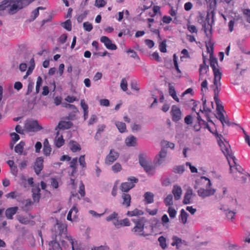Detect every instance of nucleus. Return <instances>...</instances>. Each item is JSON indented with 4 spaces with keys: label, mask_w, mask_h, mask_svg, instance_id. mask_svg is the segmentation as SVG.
I'll use <instances>...</instances> for the list:
<instances>
[{
    "label": "nucleus",
    "mask_w": 250,
    "mask_h": 250,
    "mask_svg": "<svg viewBox=\"0 0 250 250\" xmlns=\"http://www.w3.org/2000/svg\"><path fill=\"white\" fill-rule=\"evenodd\" d=\"M119 156V153L114 149H110L109 153L106 156L105 164L107 165H111L117 160Z\"/></svg>",
    "instance_id": "nucleus-10"
},
{
    "label": "nucleus",
    "mask_w": 250,
    "mask_h": 250,
    "mask_svg": "<svg viewBox=\"0 0 250 250\" xmlns=\"http://www.w3.org/2000/svg\"><path fill=\"white\" fill-rule=\"evenodd\" d=\"M33 205V202L30 199H28L25 200L24 206L22 207L24 210H29L31 207Z\"/></svg>",
    "instance_id": "nucleus-43"
},
{
    "label": "nucleus",
    "mask_w": 250,
    "mask_h": 250,
    "mask_svg": "<svg viewBox=\"0 0 250 250\" xmlns=\"http://www.w3.org/2000/svg\"><path fill=\"white\" fill-rule=\"evenodd\" d=\"M172 242L171 245L172 246H176L177 249H179V247L181 245H186V242L185 240H182L181 238L178 237L176 236H174L172 238Z\"/></svg>",
    "instance_id": "nucleus-19"
},
{
    "label": "nucleus",
    "mask_w": 250,
    "mask_h": 250,
    "mask_svg": "<svg viewBox=\"0 0 250 250\" xmlns=\"http://www.w3.org/2000/svg\"><path fill=\"white\" fill-rule=\"evenodd\" d=\"M138 179L134 177H131L127 179V181L122 183L120 186V189L122 192H127L133 188L135 184L138 182Z\"/></svg>",
    "instance_id": "nucleus-7"
},
{
    "label": "nucleus",
    "mask_w": 250,
    "mask_h": 250,
    "mask_svg": "<svg viewBox=\"0 0 250 250\" xmlns=\"http://www.w3.org/2000/svg\"><path fill=\"white\" fill-rule=\"evenodd\" d=\"M80 165L83 168L86 167V163L85 161V156L81 155L79 159Z\"/></svg>",
    "instance_id": "nucleus-61"
},
{
    "label": "nucleus",
    "mask_w": 250,
    "mask_h": 250,
    "mask_svg": "<svg viewBox=\"0 0 250 250\" xmlns=\"http://www.w3.org/2000/svg\"><path fill=\"white\" fill-rule=\"evenodd\" d=\"M217 115L218 119L221 121L223 125H224V124H227L228 123V122L226 120L225 116L223 112L217 113Z\"/></svg>",
    "instance_id": "nucleus-54"
},
{
    "label": "nucleus",
    "mask_w": 250,
    "mask_h": 250,
    "mask_svg": "<svg viewBox=\"0 0 250 250\" xmlns=\"http://www.w3.org/2000/svg\"><path fill=\"white\" fill-rule=\"evenodd\" d=\"M28 3V0H11L7 5L8 13L13 14Z\"/></svg>",
    "instance_id": "nucleus-3"
},
{
    "label": "nucleus",
    "mask_w": 250,
    "mask_h": 250,
    "mask_svg": "<svg viewBox=\"0 0 250 250\" xmlns=\"http://www.w3.org/2000/svg\"><path fill=\"white\" fill-rule=\"evenodd\" d=\"M188 30L191 33H197V29L195 26L191 25L189 23L187 24Z\"/></svg>",
    "instance_id": "nucleus-60"
},
{
    "label": "nucleus",
    "mask_w": 250,
    "mask_h": 250,
    "mask_svg": "<svg viewBox=\"0 0 250 250\" xmlns=\"http://www.w3.org/2000/svg\"><path fill=\"white\" fill-rule=\"evenodd\" d=\"M84 189H85L84 185L83 184V183L82 182H81V184L80 185V187H79V193L80 194L81 196L82 197H84L85 195Z\"/></svg>",
    "instance_id": "nucleus-58"
},
{
    "label": "nucleus",
    "mask_w": 250,
    "mask_h": 250,
    "mask_svg": "<svg viewBox=\"0 0 250 250\" xmlns=\"http://www.w3.org/2000/svg\"><path fill=\"white\" fill-rule=\"evenodd\" d=\"M207 16L205 17L203 14H200L198 17V22L201 24L206 22Z\"/></svg>",
    "instance_id": "nucleus-64"
},
{
    "label": "nucleus",
    "mask_w": 250,
    "mask_h": 250,
    "mask_svg": "<svg viewBox=\"0 0 250 250\" xmlns=\"http://www.w3.org/2000/svg\"><path fill=\"white\" fill-rule=\"evenodd\" d=\"M111 168L114 173H117L122 170V166L120 163H116Z\"/></svg>",
    "instance_id": "nucleus-49"
},
{
    "label": "nucleus",
    "mask_w": 250,
    "mask_h": 250,
    "mask_svg": "<svg viewBox=\"0 0 250 250\" xmlns=\"http://www.w3.org/2000/svg\"><path fill=\"white\" fill-rule=\"evenodd\" d=\"M202 28L206 35L208 36V33L210 32L211 29V26L209 23V15L208 14L206 18V22L203 23L202 24Z\"/></svg>",
    "instance_id": "nucleus-24"
},
{
    "label": "nucleus",
    "mask_w": 250,
    "mask_h": 250,
    "mask_svg": "<svg viewBox=\"0 0 250 250\" xmlns=\"http://www.w3.org/2000/svg\"><path fill=\"white\" fill-rule=\"evenodd\" d=\"M221 86V82L220 81H218V82L215 83V81H213V85L212 87L213 88V91L214 92V99L216 104L219 103L220 102L219 98H218V94L219 92V87Z\"/></svg>",
    "instance_id": "nucleus-16"
},
{
    "label": "nucleus",
    "mask_w": 250,
    "mask_h": 250,
    "mask_svg": "<svg viewBox=\"0 0 250 250\" xmlns=\"http://www.w3.org/2000/svg\"><path fill=\"white\" fill-rule=\"evenodd\" d=\"M73 126V123L70 121H62L59 123L57 128L60 129H68Z\"/></svg>",
    "instance_id": "nucleus-21"
},
{
    "label": "nucleus",
    "mask_w": 250,
    "mask_h": 250,
    "mask_svg": "<svg viewBox=\"0 0 250 250\" xmlns=\"http://www.w3.org/2000/svg\"><path fill=\"white\" fill-rule=\"evenodd\" d=\"M126 52L128 53H131L130 57L133 58L134 59H137L140 60V58L137 55L136 52H135L133 50L129 49L128 50H127Z\"/></svg>",
    "instance_id": "nucleus-62"
},
{
    "label": "nucleus",
    "mask_w": 250,
    "mask_h": 250,
    "mask_svg": "<svg viewBox=\"0 0 250 250\" xmlns=\"http://www.w3.org/2000/svg\"><path fill=\"white\" fill-rule=\"evenodd\" d=\"M185 171V166L184 165L175 166L172 168L173 172L181 174Z\"/></svg>",
    "instance_id": "nucleus-35"
},
{
    "label": "nucleus",
    "mask_w": 250,
    "mask_h": 250,
    "mask_svg": "<svg viewBox=\"0 0 250 250\" xmlns=\"http://www.w3.org/2000/svg\"><path fill=\"white\" fill-rule=\"evenodd\" d=\"M25 127L29 131H38L42 129L36 120L29 121L26 124Z\"/></svg>",
    "instance_id": "nucleus-12"
},
{
    "label": "nucleus",
    "mask_w": 250,
    "mask_h": 250,
    "mask_svg": "<svg viewBox=\"0 0 250 250\" xmlns=\"http://www.w3.org/2000/svg\"><path fill=\"white\" fill-rule=\"evenodd\" d=\"M78 160L77 158H73L70 163V167L72 168V172H75L77 169Z\"/></svg>",
    "instance_id": "nucleus-45"
},
{
    "label": "nucleus",
    "mask_w": 250,
    "mask_h": 250,
    "mask_svg": "<svg viewBox=\"0 0 250 250\" xmlns=\"http://www.w3.org/2000/svg\"><path fill=\"white\" fill-rule=\"evenodd\" d=\"M221 150L228 159V162H230L229 159H232V157H234L231 154V149L229 144L226 142L224 143L222 141L218 142Z\"/></svg>",
    "instance_id": "nucleus-8"
},
{
    "label": "nucleus",
    "mask_w": 250,
    "mask_h": 250,
    "mask_svg": "<svg viewBox=\"0 0 250 250\" xmlns=\"http://www.w3.org/2000/svg\"><path fill=\"white\" fill-rule=\"evenodd\" d=\"M62 106L66 108H69L72 110L73 112L74 113H76L78 111V109L76 107V106L74 104H71L67 103H63L62 104Z\"/></svg>",
    "instance_id": "nucleus-47"
},
{
    "label": "nucleus",
    "mask_w": 250,
    "mask_h": 250,
    "mask_svg": "<svg viewBox=\"0 0 250 250\" xmlns=\"http://www.w3.org/2000/svg\"><path fill=\"white\" fill-rule=\"evenodd\" d=\"M115 125L121 133H124L127 131L126 125L122 122H116Z\"/></svg>",
    "instance_id": "nucleus-31"
},
{
    "label": "nucleus",
    "mask_w": 250,
    "mask_h": 250,
    "mask_svg": "<svg viewBox=\"0 0 250 250\" xmlns=\"http://www.w3.org/2000/svg\"><path fill=\"white\" fill-rule=\"evenodd\" d=\"M100 41L104 44L108 49L115 50L117 48L116 44L113 43L111 40L106 36H102L100 38Z\"/></svg>",
    "instance_id": "nucleus-13"
},
{
    "label": "nucleus",
    "mask_w": 250,
    "mask_h": 250,
    "mask_svg": "<svg viewBox=\"0 0 250 250\" xmlns=\"http://www.w3.org/2000/svg\"><path fill=\"white\" fill-rule=\"evenodd\" d=\"M145 201L146 204H151L154 201V194L150 192H146L144 194Z\"/></svg>",
    "instance_id": "nucleus-28"
},
{
    "label": "nucleus",
    "mask_w": 250,
    "mask_h": 250,
    "mask_svg": "<svg viewBox=\"0 0 250 250\" xmlns=\"http://www.w3.org/2000/svg\"><path fill=\"white\" fill-rule=\"evenodd\" d=\"M235 214V212L230 210H226V215L228 219L232 220L234 218Z\"/></svg>",
    "instance_id": "nucleus-53"
},
{
    "label": "nucleus",
    "mask_w": 250,
    "mask_h": 250,
    "mask_svg": "<svg viewBox=\"0 0 250 250\" xmlns=\"http://www.w3.org/2000/svg\"><path fill=\"white\" fill-rule=\"evenodd\" d=\"M143 211L141 210L135 208L132 211H128L126 214L128 216L132 217L134 216L141 215H143Z\"/></svg>",
    "instance_id": "nucleus-36"
},
{
    "label": "nucleus",
    "mask_w": 250,
    "mask_h": 250,
    "mask_svg": "<svg viewBox=\"0 0 250 250\" xmlns=\"http://www.w3.org/2000/svg\"><path fill=\"white\" fill-rule=\"evenodd\" d=\"M167 45L166 43V41H164L162 42L159 45V50L161 52L165 53L167 52V48H166Z\"/></svg>",
    "instance_id": "nucleus-59"
},
{
    "label": "nucleus",
    "mask_w": 250,
    "mask_h": 250,
    "mask_svg": "<svg viewBox=\"0 0 250 250\" xmlns=\"http://www.w3.org/2000/svg\"><path fill=\"white\" fill-rule=\"evenodd\" d=\"M167 212L170 218H174L176 217L177 211L173 208L169 207Z\"/></svg>",
    "instance_id": "nucleus-50"
},
{
    "label": "nucleus",
    "mask_w": 250,
    "mask_h": 250,
    "mask_svg": "<svg viewBox=\"0 0 250 250\" xmlns=\"http://www.w3.org/2000/svg\"><path fill=\"white\" fill-rule=\"evenodd\" d=\"M168 87H169L168 91H169V95L177 102H179V99L176 95V92L175 91V89L174 86H172L171 84H169Z\"/></svg>",
    "instance_id": "nucleus-30"
},
{
    "label": "nucleus",
    "mask_w": 250,
    "mask_h": 250,
    "mask_svg": "<svg viewBox=\"0 0 250 250\" xmlns=\"http://www.w3.org/2000/svg\"><path fill=\"white\" fill-rule=\"evenodd\" d=\"M208 69V66L206 64L205 61L204 60L203 63L200 65V79H201V75L203 73L207 72Z\"/></svg>",
    "instance_id": "nucleus-38"
},
{
    "label": "nucleus",
    "mask_w": 250,
    "mask_h": 250,
    "mask_svg": "<svg viewBox=\"0 0 250 250\" xmlns=\"http://www.w3.org/2000/svg\"><path fill=\"white\" fill-rule=\"evenodd\" d=\"M78 212V209L77 208V205H74L72 208L69 210L67 216V219L69 221H72L73 219H76L77 218Z\"/></svg>",
    "instance_id": "nucleus-17"
},
{
    "label": "nucleus",
    "mask_w": 250,
    "mask_h": 250,
    "mask_svg": "<svg viewBox=\"0 0 250 250\" xmlns=\"http://www.w3.org/2000/svg\"><path fill=\"white\" fill-rule=\"evenodd\" d=\"M121 88L122 89L125 91L127 89V82L125 78L122 79L121 84H120Z\"/></svg>",
    "instance_id": "nucleus-52"
},
{
    "label": "nucleus",
    "mask_w": 250,
    "mask_h": 250,
    "mask_svg": "<svg viewBox=\"0 0 250 250\" xmlns=\"http://www.w3.org/2000/svg\"><path fill=\"white\" fill-rule=\"evenodd\" d=\"M132 221L135 223V227L132 229V231L136 235L146 236L151 234L153 232V227H149L151 231L149 233H146L144 231V220L143 218L135 220L133 219Z\"/></svg>",
    "instance_id": "nucleus-2"
},
{
    "label": "nucleus",
    "mask_w": 250,
    "mask_h": 250,
    "mask_svg": "<svg viewBox=\"0 0 250 250\" xmlns=\"http://www.w3.org/2000/svg\"><path fill=\"white\" fill-rule=\"evenodd\" d=\"M160 145L161 147L165 149L170 148L172 150L175 148V144L174 143L166 140L161 141Z\"/></svg>",
    "instance_id": "nucleus-27"
},
{
    "label": "nucleus",
    "mask_w": 250,
    "mask_h": 250,
    "mask_svg": "<svg viewBox=\"0 0 250 250\" xmlns=\"http://www.w3.org/2000/svg\"><path fill=\"white\" fill-rule=\"evenodd\" d=\"M139 161L140 165L144 168L148 174H152L154 172V167L150 161H148L144 157V154L139 155Z\"/></svg>",
    "instance_id": "nucleus-6"
},
{
    "label": "nucleus",
    "mask_w": 250,
    "mask_h": 250,
    "mask_svg": "<svg viewBox=\"0 0 250 250\" xmlns=\"http://www.w3.org/2000/svg\"><path fill=\"white\" fill-rule=\"evenodd\" d=\"M49 250H59L61 249L59 243L57 239L51 241L49 244Z\"/></svg>",
    "instance_id": "nucleus-34"
},
{
    "label": "nucleus",
    "mask_w": 250,
    "mask_h": 250,
    "mask_svg": "<svg viewBox=\"0 0 250 250\" xmlns=\"http://www.w3.org/2000/svg\"><path fill=\"white\" fill-rule=\"evenodd\" d=\"M159 245L163 249H165L167 247V240L164 236H160L158 238Z\"/></svg>",
    "instance_id": "nucleus-42"
},
{
    "label": "nucleus",
    "mask_w": 250,
    "mask_h": 250,
    "mask_svg": "<svg viewBox=\"0 0 250 250\" xmlns=\"http://www.w3.org/2000/svg\"><path fill=\"white\" fill-rule=\"evenodd\" d=\"M167 206H171L173 205V196L171 194L168 195L164 200Z\"/></svg>",
    "instance_id": "nucleus-44"
},
{
    "label": "nucleus",
    "mask_w": 250,
    "mask_h": 250,
    "mask_svg": "<svg viewBox=\"0 0 250 250\" xmlns=\"http://www.w3.org/2000/svg\"><path fill=\"white\" fill-rule=\"evenodd\" d=\"M10 136L12 137V141L13 142V143H11L10 147L11 148H13L14 145L20 139V138L19 135L15 132L11 133L10 134Z\"/></svg>",
    "instance_id": "nucleus-41"
},
{
    "label": "nucleus",
    "mask_w": 250,
    "mask_h": 250,
    "mask_svg": "<svg viewBox=\"0 0 250 250\" xmlns=\"http://www.w3.org/2000/svg\"><path fill=\"white\" fill-rule=\"evenodd\" d=\"M172 193L174 196L175 200H179L182 194V190L181 188L178 185H174L172 189Z\"/></svg>",
    "instance_id": "nucleus-20"
},
{
    "label": "nucleus",
    "mask_w": 250,
    "mask_h": 250,
    "mask_svg": "<svg viewBox=\"0 0 250 250\" xmlns=\"http://www.w3.org/2000/svg\"><path fill=\"white\" fill-rule=\"evenodd\" d=\"M70 148L71 150L75 152L81 149L80 145L76 141H71L70 142Z\"/></svg>",
    "instance_id": "nucleus-29"
},
{
    "label": "nucleus",
    "mask_w": 250,
    "mask_h": 250,
    "mask_svg": "<svg viewBox=\"0 0 250 250\" xmlns=\"http://www.w3.org/2000/svg\"><path fill=\"white\" fill-rule=\"evenodd\" d=\"M193 195V191L191 188H188L185 194L183 200V203L184 204H189L190 203V200Z\"/></svg>",
    "instance_id": "nucleus-23"
},
{
    "label": "nucleus",
    "mask_w": 250,
    "mask_h": 250,
    "mask_svg": "<svg viewBox=\"0 0 250 250\" xmlns=\"http://www.w3.org/2000/svg\"><path fill=\"white\" fill-rule=\"evenodd\" d=\"M200 182L204 184L206 188H210L211 183L210 180L208 178L205 176H202L200 178Z\"/></svg>",
    "instance_id": "nucleus-37"
},
{
    "label": "nucleus",
    "mask_w": 250,
    "mask_h": 250,
    "mask_svg": "<svg viewBox=\"0 0 250 250\" xmlns=\"http://www.w3.org/2000/svg\"><path fill=\"white\" fill-rule=\"evenodd\" d=\"M67 230L66 225L62 222L57 220L56 224L54 226L51 230L53 235L55 239H57V237L65 235Z\"/></svg>",
    "instance_id": "nucleus-4"
},
{
    "label": "nucleus",
    "mask_w": 250,
    "mask_h": 250,
    "mask_svg": "<svg viewBox=\"0 0 250 250\" xmlns=\"http://www.w3.org/2000/svg\"><path fill=\"white\" fill-rule=\"evenodd\" d=\"M40 188L39 186H33L32 189V198L35 202L38 203L41 198Z\"/></svg>",
    "instance_id": "nucleus-15"
},
{
    "label": "nucleus",
    "mask_w": 250,
    "mask_h": 250,
    "mask_svg": "<svg viewBox=\"0 0 250 250\" xmlns=\"http://www.w3.org/2000/svg\"><path fill=\"white\" fill-rule=\"evenodd\" d=\"M118 215V214L117 213L114 212L113 213H112L111 214H110V215L106 217V220L108 222L112 221L114 219L117 218Z\"/></svg>",
    "instance_id": "nucleus-63"
},
{
    "label": "nucleus",
    "mask_w": 250,
    "mask_h": 250,
    "mask_svg": "<svg viewBox=\"0 0 250 250\" xmlns=\"http://www.w3.org/2000/svg\"><path fill=\"white\" fill-rule=\"evenodd\" d=\"M188 217V213L184 209H182L180 211L179 219L183 224L187 223Z\"/></svg>",
    "instance_id": "nucleus-33"
},
{
    "label": "nucleus",
    "mask_w": 250,
    "mask_h": 250,
    "mask_svg": "<svg viewBox=\"0 0 250 250\" xmlns=\"http://www.w3.org/2000/svg\"><path fill=\"white\" fill-rule=\"evenodd\" d=\"M243 13L246 17L247 21L250 23V9H244L243 10Z\"/></svg>",
    "instance_id": "nucleus-55"
},
{
    "label": "nucleus",
    "mask_w": 250,
    "mask_h": 250,
    "mask_svg": "<svg viewBox=\"0 0 250 250\" xmlns=\"http://www.w3.org/2000/svg\"><path fill=\"white\" fill-rule=\"evenodd\" d=\"M64 100L69 103H72L75 101H78L79 99L76 97L67 95L65 98Z\"/></svg>",
    "instance_id": "nucleus-51"
},
{
    "label": "nucleus",
    "mask_w": 250,
    "mask_h": 250,
    "mask_svg": "<svg viewBox=\"0 0 250 250\" xmlns=\"http://www.w3.org/2000/svg\"><path fill=\"white\" fill-rule=\"evenodd\" d=\"M83 26L84 30L88 32L91 31L93 28L92 24L88 22H84L83 23Z\"/></svg>",
    "instance_id": "nucleus-56"
},
{
    "label": "nucleus",
    "mask_w": 250,
    "mask_h": 250,
    "mask_svg": "<svg viewBox=\"0 0 250 250\" xmlns=\"http://www.w3.org/2000/svg\"><path fill=\"white\" fill-rule=\"evenodd\" d=\"M64 140L63 139L62 136H60L55 141V145L58 147H61L64 145Z\"/></svg>",
    "instance_id": "nucleus-48"
},
{
    "label": "nucleus",
    "mask_w": 250,
    "mask_h": 250,
    "mask_svg": "<svg viewBox=\"0 0 250 250\" xmlns=\"http://www.w3.org/2000/svg\"><path fill=\"white\" fill-rule=\"evenodd\" d=\"M125 143L128 146H134L136 145L137 139L134 136H131L126 138Z\"/></svg>",
    "instance_id": "nucleus-26"
},
{
    "label": "nucleus",
    "mask_w": 250,
    "mask_h": 250,
    "mask_svg": "<svg viewBox=\"0 0 250 250\" xmlns=\"http://www.w3.org/2000/svg\"><path fill=\"white\" fill-rule=\"evenodd\" d=\"M232 160L233 164L229 162L230 172L234 180L240 183H244L247 179V175L243 172L244 170L242 167L236 164V159L235 157H232Z\"/></svg>",
    "instance_id": "nucleus-1"
},
{
    "label": "nucleus",
    "mask_w": 250,
    "mask_h": 250,
    "mask_svg": "<svg viewBox=\"0 0 250 250\" xmlns=\"http://www.w3.org/2000/svg\"><path fill=\"white\" fill-rule=\"evenodd\" d=\"M170 115L173 122H177L182 118V113L180 108L176 105H173L170 110Z\"/></svg>",
    "instance_id": "nucleus-9"
},
{
    "label": "nucleus",
    "mask_w": 250,
    "mask_h": 250,
    "mask_svg": "<svg viewBox=\"0 0 250 250\" xmlns=\"http://www.w3.org/2000/svg\"><path fill=\"white\" fill-rule=\"evenodd\" d=\"M123 199L122 205L126 208H128L130 206L131 197L130 194L127 193H123L122 195Z\"/></svg>",
    "instance_id": "nucleus-22"
},
{
    "label": "nucleus",
    "mask_w": 250,
    "mask_h": 250,
    "mask_svg": "<svg viewBox=\"0 0 250 250\" xmlns=\"http://www.w3.org/2000/svg\"><path fill=\"white\" fill-rule=\"evenodd\" d=\"M52 148L50 145L49 144V142L47 139H46L43 142V154L46 156L50 155L51 152Z\"/></svg>",
    "instance_id": "nucleus-25"
},
{
    "label": "nucleus",
    "mask_w": 250,
    "mask_h": 250,
    "mask_svg": "<svg viewBox=\"0 0 250 250\" xmlns=\"http://www.w3.org/2000/svg\"><path fill=\"white\" fill-rule=\"evenodd\" d=\"M18 207H14L7 208L5 210V216L8 219H12L13 216L17 213Z\"/></svg>",
    "instance_id": "nucleus-18"
},
{
    "label": "nucleus",
    "mask_w": 250,
    "mask_h": 250,
    "mask_svg": "<svg viewBox=\"0 0 250 250\" xmlns=\"http://www.w3.org/2000/svg\"><path fill=\"white\" fill-rule=\"evenodd\" d=\"M210 65L212 68L214 74V81L216 83L218 81H220L222 74L218 68V62L216 58L212 56L210 57Z\"/></svg>",
    "instance_id": "nucleus-5"
},
{
    "label": "nucleus",
    "mask_w": 250,
    "mask_h": 250,
    "mask_svg": "<svg viewBox=\"0 0 250 250\" xmlns=\"http://www.w3.org/2000/svg\"><path fill=\"white\" fill-rule=\"evenodd\" d=\"M18 221L21 224L27 225L31 222V221L28 219L27 217L23 216H19L18 217ZM32 224H35L33 221H31Z\"/></svg>",
    "instance_id": "nucleus-39"
},
{
    "label": "nucleus",
    "mask_w": 250,
    "mask_h": 250,
    "mask_svg": "<svg viewBox=\"0 0 250 250\" xmlns=\"http://www.w3.org/2000/svg\"><path fill=\"white\" fill-rule=\"evenodd\" d=\"M25 146V143L23 141H21L15 147V151L20 155H21L23 151V148Z\"/></svg>",
    "instance_id": "nucleus-32"
},
{
    "label": "nucleus",
    "mask_w": 250,
    "mask_h": 250,
    "mask_svg": "<svg viewBox=\"0 0 250 250\" xmlns=\"http://www.w3.org/2000/svg\"><path fill=\"white\" fill-rule=\"evenodd\" d=\"M43 159L42 157H40L37 158L35 162L34 169L37 175H39L41 171L43 168Z\"/></svg>",
    "instance_id": "nucleus-14"
},
{
    "label": "nucleus",
    "mask_w": 250,
    "mask_h": 250,
    "mask_svg": "<svg viewBox=\"0 0 250 250\" xmlns=\"http://www.w3.org/2000/svg\"><path fill=\"white\" fill-rule=\"evenodd\" d=\"M62 26L68 31H71L72 29L71 22L70 20H67L62 24Z\"/></svg>",
    "instance_id": "nucleus-46"
},
{
    "label": "nucleus",
    "mask_w": 250,
    "mask_h": 250,
    "mask_svg": "<svg viewBox=\"0 0 250 250\" xmlns=\"http://www.w3.org/2000/svg\"><path fill=\"white\" fill-rule=\"evenodd\" d=\"M215 192V189L211 188H200L197 191V194L199 196L202 198H205L213 195Z\"/></svg>",
    "instance_id": "nucleus-11"
},
{
    "label": "nucleus",
    "mask_w": 250,
    "mask_h": 250,
    "mask_svg": "<svg viewBox=\"0 0 250 250\" xmlns=\"http://www.w3.org/2000/svg\"><path fill=\"white\" fill-rule=\"evenodd\" d=\"M106 4V2L104 0H96L95 5L96 7L100 8L103 7Z\"/></svg>",
    "instance_id": "nucleus-57"
},
{
    "label": "nucleus",
    "mask_w": 250,
    "mask_h": 250,
    "mask_svg": "<svg viewBox=\"0 0 250 250\" xmlns=\"http://www.w3.org/2000/svg\"><path fill=\"white\" fill-rule=\"evenodd\" d=\"M169 218L167 214H164L161 218L162 224L166 229L169 227Z\"/></svg>",
    "instance_id": "nucleus-40"
}]
</instances>
